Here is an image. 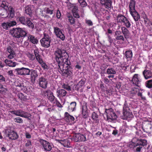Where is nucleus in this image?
I'll use <instances>...</instances> for the list:
<instances>
[{
  "label": "nucleus",
  "instance_id": "nucleus-1",
  "mask_svg": "<svg viewBox=\"0 0 152 152\" xmlns=\"http://www.w3.org/2000/svg\"><path fill=\"white\" fill-rule=\"evenodd\" d=\"M55 58L58 64V70L63 75H67L71 77L72 73L69 69L70 62L68 60V56L65 50L58 49L55 51Z\"/></svg>",
  "mask_w": 152,
  "mask_h": 152
},
{
  "label": "nucleus",
  "instance_id": "nucleus-2",
  "mask_svg": "<svg viewBox=\"0 0 152 152\" xmlns=\"http://www.w3.org/2000/svg\"><path fill=\"white\" fill-rule=\"evenodd\" d=\"M12 35L13 37L19 38L21 37H25L27 34L26 31L24 28H13L11 31Z\"/></svg>",
  "mask_w": 152,
  "mask_h": 152
},
{
  "label": "nucleus",
  "instance_id": "nucleus-3",
  "mask_svg": "<svg viewBox=\"0 0 152 152\" xmlns=\"http://www.w3.org/2000/svg\"><path fill=\"white\" fill-rule=\"evenodd\" d=\"M7 4H7L5 1H3L1 5V7L3 9L4 11L6 10L7 11L8 10L9 11L8 15L6 18L9 17L12 18L14 16L15 14L14 9L12 6L8 7L7 5Z\"/></svg>",
  "mask_w": 152,
  "mask_h": 152
},
{
  "label": "nucleus",
  "instance_id": "nucleus-4",
  "mask_svg": "<svg viewBox=\"0 0 152 152\" xmlns=\"http://www.w3.org/2000/svg\"><path fill=\"white\" fill-rule=\"evenodd\" d=\"M51 37L48 34H44L43 37L40 40L41 45L45 48H48L50 46Z\"/></svg>",
  "mask_w": 152,
  "mask_h": 152
},
{
  "label": "nucleus",
  "instance_id": "nucleus-5",
  "mask_svg": "<svg viewBox=\"0 0 152 152\" xmlns=\"http://www.w3.org/2000/svg\"><path fill=\"white\" fill-rule=\"evenodd\" d=\"M105 112L107 113V118L109 121H113L117 118V116L112 108L106 109Z\"/></svg>",
  "mask_w": 152,
  "mask_h": 152
},
{
  "label": "nucleus",
  "instance_id": "nucleus-6",
  "mask_svg": "<svg viewBox=\"0 0 152 152\" xmlns=\"http://www.w3.org/2000/svg\"><path fill=\"white\" fill-rule=\"evenodd\" d=\"M16 74L20 75H29L31 70L28 68L22 67L21 68H18L15 69Z\"/></svg>",
  "mask_w": 152,
  "mask_h": 152
},
{
  "label": "nucleus",
  "instance_id": "nucleus-7",
  "mask_svg": "<svg viewBox=\"0 0 152 152\" xmlns=\"http://www.w3.org/2000/svg\"><path fill=\"white\" fill-rule=\"evenodd\" d=\"M5 134L10 139L12 140L17 139L18 137L17 134L13 130H11L10 128L5 130Z\"/></svg>",
  "mask_w": 152,
  "mask_h": 152
},
{
  "label": "nucleus",
  "instance_id": "nucleus-8",
  "mask_svg": "<svg viewBox=\"0 0 152 152\" xmlns=\"http://www.w3.org/2000/svg\"><path fill=\"white\" fill-rule=\"evenodd\" d=\"M40 142L45 151H50L52 149V144L48 141L43 140H40Z\"/></svg>",
  "mask_w": 152,
  "mask_h": 152
},
{
  "label": "nucleus",
  "instance_id": "nucleus-9",
  "mask_svg": "<svg viewBox=\"0 0 152 152\" xmlns=\"http://www.w3.org/2000/svg\"><path fill=\"white\" fill-rule=\"evenodd\" d=\"M72 140L75 142H84L86 141V139L85 136L83 134H74L72 137Z\"/></svg>",
  "mask_w": 152,
  "mask_h": 152
},
{
  "label": "nucleus",
  "instance_id": "nucleus-10",
  "mask_svg": "<svg viewBox=\"0 0 152 152\" xmlns=\"http://www.w3.org/2000/svg\"><path fill=\"white\" fill-rule=\"evenodd\" d=\"M54 32L57 37L59 38L62 40L65 39V37L61 29L57 27H53Z\"/></svg>",
  "mask_w": 152,
  "mask_h": 152
},
{
  "label": "nucleus",
  "instance_id": "nucleus-11",
  "mask_svg": "<svg viewBox=\"0 0 152 152\" xmlns=\"http://www.w3.org/2000/svg\"><path fill=\"white\" fill-rule=\"evenodd\" d=\"M38 83L39 86L44 89L47 88L48 84L47 80L43 77H39L38 80Z\"/></svg>",
  "mask_w": 152,
  "mask_h": 152
},
{
  "label": "nucleus",
  "instance_id": "nucleus-12",
  "mask_svg": "<svg viewBox=\"0 0 152 152\" xmlns=\"http://www.w3.org/2000/svg\"><path fill=\"white\" fill-rule=\"evenodd\" d=\"M129 109L128 107H127L125 104H124L123 106V115L124 117L123 119H126L127 118H131L133 117V115L131 112L129 111H127V109Z\"/></svg>",
  "mask_w": 152,
  "mask_h": 152
},
{
  "label": "nucleus",
  "instance_id": "nucleus-13",
  "mask_svg": "<svg viewBox=\"0 0 152 152\" xmlns=\"http://www.w3.org/2000/svg\"><path fill=\"white\" fill-rule=\"evenodd\" d=\"M138 76V74H136L134 75L131 80V82L133 84L139 87L140 86L141 80L139 79Z\"/></svg>",
  "mask_w": 152,
  "mask_h": 152
},
{
  "label": "nucleus",
  "instance_id": "nucleus-14",
  "mask_svg": "<svg viewBox=\"0 0 152 152\" xmlns=\"http://www.w3.org/2000/svg\"><path fill=\"white\" fill-rule=\"evenodd\" d=\"M101 4L103 5H104L105 7L107 9L111 8L112 0H100Z\"/></svg>",
  "mask_w": 152,
  "mask_h": 152
},
{
  "label": "nucleus",
  "instance_id": "nucleus-15",
  "mask_svg": "<svg viewBox=\"0 0 152 152\" xmlns=\"http://www.w3.org/2000/svg\"><path fill=\"white\" fill-rule=\"evenodd\" d=\"M7 50L9 54L8 56V58L10 59L13 58L15 56V53L10 46H8L7 48Z\"/></svg>",
  "mask_w": 152,
  "mask_h": 152
},
{
  "label": "nucleus",
  "instance_id": "nucleus-16",
  "mask_svg": "<svg viewBox=\"0 0 152 152\" xmlns=\"http://www.w3.org/2000/svg\"><path fill=\"white\" fill-rule=\"evenodd\" d=\"M28 113H27L21 110H16L15 115L16 116L28 118Z\"/></svg>",
  "mask_w": 152,
  "mask_h": 152
},
{
  "label": "nucleus",
  "instance_id": "nucleus-17",
  "mask_svg": "<svg viewBox=\"0 0 152 152\" xmlns=\"http://www.w3.org/2000/svg\"><path fill=\"white\" fill-rule=\"evenodd\" d=\"M28 41L33 44H37L38 43V40L35 36L29 34L27 35Z\"/></svg>",
  "mask_w": 152,
  "mask_h": 152
},
{
  "label": "nucleus",
  "instance_id": "nucleus-18",
  "mask_svg": "<svg viewBox=\"0 0 152 152\" xmlns=\"http://www.w3.org/2000/svg\"><path fill=\"white\" fill-rule=\"evenodd\" d=\"M121 31L124 38L126 39L129 38L130 34L129 30L125 27H122L121 28Z\"/></svg>",
  "mask_w": 152,
  "mask_h": 152
},
{
  "label": "nucleus",
  "instance_id": "nucleus-19",
  "mask_svg": "<svg viewBox=\"0 0 152 152\" xmlns=\"http://www.w3.org/2000/svg\"><path fill=\"white\" fill-rule=\"evenodd\" d=\"M142 74L145 79H150L152 77V73L150 70L145 69L143 71Z\"/></svg>",
  "mask_w": 152,
  "mask_h": 152
},
{
  "label": "nucleus",
  "instance_id": "nucleus-20",
  "mask_svg": "<svg viewBox=\"0 0 152 152\" xmlns=\"http://www.w3.org/2000/svg\"><path fill=\"white\" fill-rule=\"evenodd\" d=\"M57 95L59 97H63L66 96L67 92L64 89H61L56 91Z\"/></svg>",
  "mask_w": 152,
  "mask_h": 152
},
{
  "label": "nucleus",
  "instance_id": "nucleus-21",
  "mask_svg": "<svg viewBox=\"0 0 152 152\" xmlns=\"http://www.w3.org/2000/svg\"><path fill=\"white\" fill-rule=\"evenodd\" d=\"M130 14L135 21H137L140 18V15L136 10L131 12Z\"/></svg>",
  "mask_w": 152,
  "mask_h": 152
},
{
  "label": "nucleus",
  "instance_id": "nucleus-22",
  "mask_svg": "<svg viewBox=\"0 0 152 152\" xmlns=\"http://www.w3.org/2000/svg\"><path fill=\"white\" fill-rule=\"evenodd\" d=\"M4 62L7 66L10 67H14L18 65V63H17L7 59L5 60Z\"/></svg>",
  "mask_w": 152,
  "mask_h": 152
},
{
  "label": "nucleus",
  "instance_id": "nucleus-23",
  "mask_svg": "<svg viewBox=\"0 0 152 152\" xmlns=\"http://www.w3.org/2000/svg\"><path fill=\"white\" fill-rule=\"evenodd\" d=\"M30 75L31 80L35 81L38 76L37 71L34 70H32L31 71Z\"/></svg>",
  "mask_w": 152,
  "mask_h": 152
},
{
  "label": "nucleus",
  "instance_id": "nucleus-24",
  "mask_svg": "<svg viewBox=\"0 0 152 152\" xmlns=\"http://www.w3.org/2000/svg\"><path fill=\"white\" fill-rule=\"evenodd\" d=\"M127 18L121 14H119L117 17L118 22L121 23H123Z\"/></svg>",
  "mask_w": 152,
  "mask_h": 152
},
{
  "label": "nucleus",
  "instance_id": "nucleus-25",
  "mask_svg": "<svg viewBox=\"0 0 152 152\" xmlns=\"http://www.w3.org/2000/svg\"><path fill=\"white\" fill-rule=\"evenodd\" d=\"M135 2L134 0H132L130 1L129 5V11L130 12L135 10Z\"/></svg>",
  "mask_w": 152,
  "mask_h": 152
},
{
  "label": "nucleus",
  "instance_id": "nucleus-26",
  "mask_svg": "<svg viewBox=\"0 0 152 152\" xmlns=\"http://www.w3.org/2000/svg\"><path fill=\"white\" fill-rule=\"evenodd\" d=\"M76 103L75 102H71L70 105L68 107V109L69 110L72 112L74 111L76 109Z\"/></svg>",
  "mask_w": 152,
  "mask_h": 152
},
{
  "label": "nucleus",
  "instance_id": "nucleus-27",
  "mask_svg": "<svg viewBox=\"0 0 152 152\" xmlns=\"http://www.w3.org/2000/svg\"><path fill=\"white\" fill-rule=\"evenodd\" d=\"M116 70L114 67H109L106 71V73L108 75H115L116 73Z\"/></svg>",
  "mask_w": 152,
  "mask_h": 152
},
{
  "label": "nucleus",
  "instance_id": "nucleus-28",
  "mask_svg": "<svg viewBox=\"0 0 152 152\" xmlns=\"http://www.w3.org/2000/svg\"><path fill=\"white\" fill-rule=\"evenodd\" d=\"M65 118L68 119L69 121H74L75 120L74 118L72 116L70 115L67 112H65Z\"/></svg>",
  "mask_w": 152,
  "mask_h": 152
},
{
  "label": "nucleus",
  "instance_id": "nucleus-29",
  "mask_svg": "<svg viewBox=\"0 0 152 152\" xmlns=\"http://www.w3.org/2000/svg\"><path fill=\"white\" fill-rule=\"evenodd\" d=\"M25 12L29 16H31L32 12V10L30 6L28 5L25 7Z\"/></svg>",
  "mask_w": 152,
  "mask_h": 152
},
{
  "label": "nucleus",
  "instance_id": "nucleus-30",
  "mask_svg": "<svg viewBox=\"0 0 152 152\" xmlns=\"http://www.w3.org/2000/svg\"><path fill=\"white\" fill-rule=\"evenodd\" d=\"M28 18L24 16H22L19 18V20L21 23L23 25H26Z\"/></svg>",
  "mask_w": 152,
  "mask_h": 152
},
{
  "label": "nucleus",
  "instance_id": "nucleus-31",
  "mask_svg": "<svg viewBox=\"0 0 152 152\" xmlns=\"http://www.w3.org/2000/svg\"><path fill=\"white\" fill-rule=\"evenodd\" d=\"M47 98L51 102H53L55 99H56V98L54 96L53 93L51 92L50 96Z\"/></svg>",
  "mask_w": 152,
  "mask_h": 152
},
{
  "label": "nucleus",
  "instance_id": "nucleus-32",
  "mask_svg": "<svg viewBox=\"0 0 152 152\" xmlns=\"http://www.w3.org/2000/svg\"><path fill=\"white\" fill-rule=\"evenodd\" d=\"M92 118L93 119L96 121V123H98L99 120L98 119V115L95 112H93L92 114Z\"/></svg>",
  "mask_w": 152,
  "mask_h": 152
},
{
  "label": "nucleus",
  "instance_id": "nucleus-33",
  "mask_svg": "<svg viewBox=\"0 0 152 152\" xmlns=\"http://www.w3.org/2000/svg\"><path fill=\"white\" fill-rule=\"evenodd\" d=\"M7 89L4 87L3 85L0 84V92L5 94L7 93Z\"/></svg>",
  "mask_w": 152,
  "mask_h": 152
},
{
  "label": "nucleus",
  "instance_id": "nucleus-34",
  "mask_svg": "<svg viewBox=\"0 0 152 152\" xmlns=\"http://www.w3.org/2000/svg\"><path fill=\"white\" fill-rule=\"evenodd\" d=\"M61 143L65 147H68L70 145L67 140H64L61 141Z\"/></svg>",
  "mask_w": 152,
  "mask_h": 152
},
{
  "label": "nucleus",
  "instance_id": "nucleus-35",
  "mask_svg": "<svg viewBox=\"0 0 152 152\" xmlns=\"http://www.w3.org/2000/svg\"><path fill=\"white\" fill-rule=\"evenodd\" d=\"M125 56L126 58H131L132 57V53L131 50L126 51Z\"/></svg>",
  "mask_w": 152,
  "mask_h": 152
},
{
  "label": "nucleus",
  "instance_id": "nucleus-36",
  "mask_svg": "<svg viewBox=\"0 0 152 152\" xmlns=\"http://www.w3.org/2000/svg\"><path fill=\"white\" fill-rule=\"evenodd\" d=\"M146 86L149 88H152V79L146 81L145 83Z\"/></svg>",
  "mask_w": 152,
  "mask_h": 152
},
{
  "label": "nucleus",
  "instance_id": "nucleus-37",
  "mask_svg": "<svg viewBox=\"0 0 152 152\" xmlns=\"http://www.w3.org/2000/svg\"><path fill=\"white\" fill-rule=\"evenodd\" d=\"M123 24V25L125 26L127 28H129L130 27L131 23L127 18L124 22Z\"/></svg>",
  "mask_w": 152,
  "mask_h": 152
},
{
  "label": "nucleus",
  "instance_id": "nucleus-38",
  "mask_svg": "<svg viewBox=\"0 0 152 152\" xmlns=\"http://www.w3.org/2000/svg\"><path fill=\"white\" fill-rule=\"evenodd\" d=\"M26 24L28 26L31 28H34V25L30 20V19L28 18Z\"/></svg>",
  "mask_w": 152,
  "mask_h": 152
},
{
  "label": "nucleus",
  "instance_id": "nucleus-39",
  "mask_svg": "<svg viewBox=\"0 0 152 152\" xmlns=\"http://www.w3.org/2000/svg\"><path fill=\"white\" fill-rule=\"evenodd\" d=\"M51 91L50 90H47L44 91L43 92V94L44 96L48 98L51 92Z\"/></svg>",
  "mask_w": 152,
  "mask_h": 152
},
{
  "label": "nucleus",
  "instance_id": "nucleus-40",
  "mask_svg": "<svg viewBox=\"0 0 152 152\" xmlns=\"http://www.w3.org/2000/svg\"><path fill=\"white\" fill-rule=\"evenodd\" d=\"M25 146L28 148H31L32 146V143L31 140H27Z\"/></svg>",
  "mask_w": 152,
  "mask_h": 152
},
{
  "label": "nucleus",
  "instance_id": "nucleus-41",
  "mask_svg": "<svg viewBox=\"0 0 152 152\" xmlns=\"http://www.w3.org/2000/svg\"><path fill=\"white\" fill-rule=\"evenodd\" d=\"M68 20L71 24H73L75 23V19L72 16H69L68 17Z\"/></svg>",
  "mask_w": 152,
  "mask_h": 152
},
{
  "label": "nucleus",
  "instance_id": "nucleus-42",
  "mask_svg": "<svg viewBox=\"0 0 152 152\" xmlns=\"http://www.w3.org/2000/svg\"><path fill=\"white\" fill-rule=\"evenodd\" d=\"M14 120L15 122L17 123H23V120L20 117L16 118Z\"/></svg>",
  "mask_w": 152,
  "mask_h": 152
},
{
  "label": "nucleus",
  "instance_id": "nucleus-43",
  "mask_svg": "<svg viewBox=\"0 0 152 152\" xmlns=\"http://www.w3.org/2000/svg\"><path fill=\"white\" fill-rule=\"evenodd\" d=\"M45 11L47 14L52 15L53 14V10H50L48 8H45Z\"/></svg>",
  "mask_w": 152,
  "mask_h": 152
},
{
  "label": "nucleus",
  "instance_id": "nucleus-44",
  "mask_svg": "<svg viewBox=\"0 0 152 152\" xmlns=\"http://www.w3.org/2000/svg\"><path fill=\"white\" fill-rule=\"evenodd\" d=\"M62 88L68 91H70L71 90L70 86L67 84H64L62 85Z\"/></svg>",
  "mask_w": 152,
  "mask_h": 152
},
{
  "label": "nucleus",
  "instance_id": "nucleus-45",
  "mask_svg": "<svg viewBox=\"0 0 152 152\" xmlns=\"http://www.w3.org/2000/svg\"><path fill=\"white\" fill-rule=\"evenodd\" d=\"M124 37L122 35H120L118 36H116L115 37V39L118 40H121L122 41H124L125 40V39Z\"/></svg>",
  "mask_w": 152,
  "mask_h": 152
},
{
  "label": "nucleus",
  "instance_id": "nucleus-46",
  "mask_svg": "<svg viewBox=\"0 0 152 152\" xmlns=\"http://www.w3.org/2000/svg\"><path fill=\"white\" fill-rule=\"evenodd\" d=\"M36 58L37 60L39 62V63H41V62H43V60L42 59V57L39 55L38 56H37L35 57Z\"/></svg>",
  "mask_w": 152,
  "mask_h": 152
},
{
  "label": "nucleus",
  "instance_id": "nucleus-47",
  "mask_svg": "<svg viewBox=\"0 0 152 152\" xmlns=\"http://www.w3.org/2000/svg\"><path fill=\"white\" fill-rule=\"evenodd\" d=\"M7 23L8 24L9 27L13 26L15 25L16 24V22L15 21H12L8 22H7Z\"/></svg>",
  "mask_w": 152,
  "mask_h": 152
},
{
  "label": "nucleus",
  "instance_id": "nucleus-48",
  "mask_svg": "<svg viewBox=\"0 0 152 152\" xmlns=\"http://www.w3.org/2000/svg\"><path fill=\"white\" fill-rule=\"evenodd\" d=\"M1 25L3 28L6 29H7L8 28H10L7 22L2 23Z\"/></svg>",
  "mask_w": 152,
  "mask_h": 152
},
{
  "label": "nucleus",
  "instance_id": "nucleus-49",
  "mask_svg": "<svg viewBox=\"0 0 152 152\" xmlns=\"http://www.w3.org/2000/svg\"><path fill=\"white\" fill-rule=\"evenodd\" d=\"M28 57L30 60L32 61L34 60L36 57V56L34 55L31 53H29L28 54Z\"/></svg>",
  "mask_w": 152,
  "mask_h": 152
},
{
  "label": "nucleus",
  "instance_id": "nucleus-50",
  "mask_svg": "<svg viewBox=\"0 0 152 152\" xmlns=\"http://www.w3.org/2000/svg\"><path fill=\"white\" fill-rule=\"evenodd\" d=\"M138 89L137 88H133L131 91V93L132 94H135L138 92Z\"/></svg>",
  "mask_w": 152,
  "mask_h": 152
},
{
  "label": "nucleus",
  "instance_id": "nucleus-51",
  "mask_svg": "<svg viewBox=\"0 0 152 152\" xmlns=\"http://www.w3.org/2000/svg\"><path fill=\"white\" fill-rule=\"evenodd\" d=\"M42 66V67L44 69H48V66L43 61L42 63H40Z\"/></svg>",
  "mask_w": 152,
  "mask_h": 152
},
{
  "label": "nucleus",
  "instance_id": "nucleus-52",
  "mask_svg": "<svg viewBox=\"0 0 152 152\" xmlns=\"http://www.w3.org/2000/svg\"><path fill=\"white\" fill-rule=\"evenodd\" d=\"M55 102L56 104L58 107L61 108L63 107V106L61 104L60 102L58 100H57V99H55Z\"/></svg>",
  "mask_w": 152,
  "mask_h": 152
},
{
  "label": "nucleus",
  "instance_id": "nucleus-53",
  "mask_svg": "<svg viewBox=\"0 0 152 152\" xmlns=\"http://www.w3.org/2000/svg\"><path fill=\"white\" fill-rule=\"evenodd\" d=\"M85 83V80L81 79L78 83L81 86H83Z\"/></svg>",
  "mask_w": 152,
  "mask_h": 152
},
{
  "label": "nucleus",
  "instance_id": "nucleus-54",
  "mask_svg": "<svg viewBox=\"0 0 152 152\" xmlns=\"http://www.w3.org/2000/svg\"><path fill=\"white\" fill-rule=\"evenodd\" d=\"M86 23L89 26H91L93 25L92 21L89 20H86Z\"/></svg>",
  "mask_w": 152,
  "mask_h": 152
},
{
  "label": "nucleus",
  "instance_id": "nucleus-55",
  "mask_svg": "<svg viewBox=\"0 0 152 152\" xmlns=\"http://www.w3.org/2000/svg\"><path fill=\"white\" fill-rule=\"evenodd\" d=\"M87 111H82L83 115L84 116V118H86L87 117L88 115V113L87 112Z\"/></svg>",
  "mask_w": 152,
  "mask_h": 152
},
{
  "label": "nucleus",
  "instance_id": "nucleus-56",
  "mask_svg": "<svg viewBox=\"0 0 152 152\" xmlns=\"http://www.w3.org/2000/svg\"><path fill=\"white\" fill-rule=\"evenodd\" d=\"M73 15L74 17L76 18H79L80 15L78 13V12L73 13Z\"/></svg>",
  "mask_w": 152,
  "mask_h": 152
},
{
  "label": "nucleus",
  "instance_id": "nucleus-57",
  "mask_svg": "<svg viewBox=\"0 0 152 152\" xmlns=\"http://www.w3.org/2000/svg\"><path fill=\"white\" fill-rule=\"evenodd\" d=\"M87 107L86 103L83 104L82 108V111H87Z\"/></svg>",
  "mask_w": 152,
  "mask_h": 152
},
{
  "label": "nucleus",
  "instance_id": "nucleus-58",
  "mask_svg": "<svg viewBox=\"0 0 152 152\" xmlns=\"http://www.w3.org/2000/svg\"><path fill=\"white\" fill-rule=\"evenodd\" d=\"M78 9L77 7L76 6H74L73 7L72 9V12L74 13L78 12Z\"/></svg>",
  "mask_w": 152,
  "mask_h": 152
},
{
  "label": "nucleus",
  "instance_id": "nucleus-59",
  "mask_svg": "<svg viewBox=\"0 0 152 152\" xmlns=\"http://www.w3.org/2000/svg\"><path fill=\"white\" fill-rule=\"evenodd\" d=\"M121 32L120 31H116L115 32V35L116 36H118L121 35Z\"/></svg>",
  "mask_w": 152,
  "mask_h": 152
},
{
  "label": "nucleus",
  "instance_id": "nucleus-60",
  "mask_svg": "<svg viewBox=\"0 0 152 152\" xmlns=\"http://www.w3.org/2000/svg\"><path fill=\"white\" fill-rule=\"evenodd\" d=\"M34 56H38L39 55V52L38 51V49H35L34 50Z\"/></svg>",
  "mask_w": 152,
  "mask_h": 152
},
{
  "label": "nucleus",
  "instance_id": "nucleus-61",
  "mask_svg": "<svg viewBox=\"0 0 152 152\" xmlns=\"http://www.w3.org/2000/svg\"><path fill=\"white\" fill-rule=\"evenodd\" d=\"M18 97L21 100L24 96V95L21 93H19L18 95Z\"/></svg>",
  "mask_w": 152,
  "mask_h": 152
},
{
  "label": "nucleus",
  "instance_id": "nucleus-62",
  "mask_svg": "<svg viewBox=\"0 0 152 152\" xmlns=\"http://www.w3.org/2000/svg\"><path fill=\"white\" fill-rule=\"evenodd\" d=\"M82 87L79 83H78L75 87V90L78 91L80 88H81Z\"/></svg>",
  "mask_w": 152,
  "mask_h": 152
},
{
  "label": "nucleus",
  "instance_id": "nucleus-63",
  "mask_svg": "<svg viewBox=\"0 0 152 152\" xmlns=\"http://www.w3.org/2000/svg\"><path fill=\"white\" fill-rule=\"evenodd\" d=\"M61 16V14L60 11L58 10L56 13V16L58 18H60Z\"/></svg>",
  "mask_w": 152,
  "mask_h": 152
},
{
  "label": "nucleus",
  "instance_id": "nucleus-64",
  "mask_svg": "<svg viewBox=\"0 0 152 152\" xmlns=\"http://www.w3.org/2000/svg\"><path fill=\"white\" fill-rule=\"evenodd\" d=\"M144 21L145 24L147 23L148 24V23L149 21V19L147 18L146 16H145L144 18Z\"/></svg>",
  "mask_w": 152,
  "mask_h": 152
}]
</instances>
